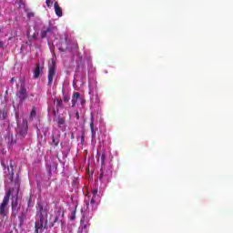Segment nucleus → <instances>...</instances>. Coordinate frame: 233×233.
Segmentation results:
<instances>
[{
  "label": "nucleus",
  "mask_w": 233,
  "mask_h": 233,
  "mask_svg": "<svg viewBox=\"0 0 233 233\" xmlns=\"http://www.w3.org/2000/svg\"><path fill=\"white\" fill-rule=\"evenodd\" d=\"M48 217V211L45 209L43 204L38 202L36 204V221H35V232L39 233V229L46 228V225H48V220L46 218Z\"/></svg>",
  "instance_id": "f257e3e1"
},
{
  "label": "nucleus",
  "mask_w": 233,
  "mask_h": 233,
  "mask_svg": "<svg viewBox=\"0 0 233 233\" xmlns=\"http://www.w3.org/2000/svg\"><path fill=\"white\" fill-rule=\"evenodd\" d=\"M12 192H14V187L7 189L5 192V196L3 198V201L0 205V216L2 218H5V216H8V203H10V197L12 196Z\"/></svg>",
  "instance_id": "f03ea898"
},
{
  "label": "nucleus",
  "mask_w": 233,
  "mask_h": 233,
  "mask_svg": "<svg viewBox=\"0 0 233 233\" xmlns=\"http://www.w3.org/2000/svg\"><path fill=\"white\" fill-rule=\"evenodd\" d=\"M91 194L93 195L90 202L88 200L86 201V210L87 212H96L97 210V207L99 204L97 203V188H94L91 191Z\"/></svg>",
  "instance_id": "7ed1b4c3"
},
{
  "label": "nucleus",
  "mask_w": 233,
  "mask_h": 233,
  "mask_svg": "<svg viewBox=\"0 0 233 233\" xmlns=\"http://www.w3.org/2000/svg\"><path fill=\"white\" fill-rule=\"evenodd\" d=\"M28 37H32V39H45L46 37V31L45 30H37V31H27Z\"/></svg>",
  "instance_id": "20e7f679"
},
{
  "label": "nucleus",
  "mask_w": 233,
  "mask_h": 233,
  "mask_svg": "<svg viewBox=\"0 0 233 233\" xmlns=\"http://www.w3.org/2000/svg\"><path fill=\"white\" fill-rule=\"evenodd\" d=\"M16 96H17L21 105H23V103H25V100L28 97V93L26 91V87H25V86H21L19 90L16 92Z\"/></svg>",
  "instance_id": "39448f33"
},
{
  "label": "nucleus",
  "mask_w": 233,
  "mask_h": 233,
  "mask_svg": "<svg viewBox=\"0 0 233 233\" xmlns=\"http://www.w3.org/2000/svg\"><path fill=\"white\" fill-rule=\"evenodd\" d=\"M24 125L18 126L16 128V134L20 136L21 137H25L26 134H28V127L26 126V118H24L23 120Z\"/></svg>",
  "instance_id": "423d86ee"
},
{
  "label": "nucleus",
  "mask_w": 233,
  "mask_h": 233,
  "mask_svg": "<svg viewBox=\"0 0 233 233\" xmlns=\"http://www.w3.org/2000/svg\"><path fill=\"white\" fill-rule=\"evenodd\" d=\"M54 76H56V64H52L48 69V76H47L48 86H52V83L54 82Z\"/></svg>",
  "instance_id": "0eeeda50"
},
{
  "label": "nucleus",
  "mask_w": 233,
  "mask_h": 233,
  "mask_svg": "<svg viewBox=\"0 0 233 233\" xmlns=\"http://www.w3.org/2000/svg\"><path fill=\"white\" fill-rule=\"evenodd\" d=\"M18 198L19 192L16 193L15 198H13L11 202V208L13 212H15V214H17V212H19V209L21 208V207H19Z\"/></svg>",
  "instance_id": "6e6552de"
},
{
  "label": "nucleus",
  "mask_w": 233,
  "mask_h": 233,
  "mask_svg": "<svg viewBox=\"0 0 233 233\" xmlns=\"http://www.w3.org/2000/svg\"><path fill=\"white\" fill-rule=\"evenodd\" d=\"M54 8L56 15H57V17H63V8L59 6V3L55 2Z\"/></svg>",
  "instance_id": "1a4fd4ad"
},
{
  "label": "nucleus",
  "mask_w": 233,
  "mask_h": 233,
  "mask_svg": "<svg viewBox=\"0 0 233 233\" xmlns=\"http://www.w3.org/2000/svg\"><path fill=\"white\" fill-rule=\"evenodd\" d=\"M41 76V64L37 63L34 71V78L37 79Z\"/></svg>",
  "instance_id": "9d476101"
},
{
  "label": "nucleus",
  "mask_w": 233,
  "mask_h": 233,
  "mask_svg": "<svg viewBox=\"0 0 233 233\" xmlns=\"http://www.w3.org/2000/svg\"><path fill=\"white\" fill-rule=\"evenodd\" d=\"M79 97H81V94L79 92L73 93L72 106H76V105H77V101H79Z\"/></svg>",
  "instance_id": "9b49d317"
},
{
  "label": "nucleus",
  "mask_w": 233,
  "mask_h": 233,
  "mask_svg": "<svg viewBox=\"0 0 233 233\" xmlns=\"http://www.w3.org/2000/svg\"><path fill=\"white\" fill-rule=\"evenodd\" d=\"M90 128H91L92 139H96V130L94 129V116H91Z\"/></svg>",
  "instance_id": "f8f14e48"
},
{
  "label": "nucleus",
  "mask_w": 233,
  "mask_h": 233,
  "mask_svg": "<svg viewBox=\"0 0 233 233\" xmlns=\"http://www.w3.org/2000/svg\"><path fill=\"white\" fill-rule=\"evenodd\" d=\"M7 116H8V112L5 109H1L0 119H2V121H5V119H6Z\"/></svg>",
  "instance_id": "ddd939ff"
},
{
  "label": "nucleus",
  "mask_w": 233,
  "mask_h": 233,
  "mask_svg": "<svg viewBox=\"0 0 233 233\" xmlns=\"http://www.w3.org/2000/svg\"><path fill=\"white\" fill-rule=\"evenodd\" d=\"M6 141L8 143V147H12V145H15V140L14 141V136L13 135H8L6 137Z\"/></svg>",
  "instance_id": "4468645a"
},
{
  "label": "nucleus",
  "mask_w": 233,
  "mask_h": 233,
  "mask_svg": "<svg viewBox=\"0 0 233 233\" xmlns=\"http://www.w3.org/2000/svg\"><path fill=\"white\" fill-rule=\"evenodd\" d=\"M46 168H47L48 174H52V170H54V169L57 170V164H54L53 166L52 165H47Z\"/></svg>",
  "instance_id": "2eb2a0df"
},
{
  "label": "nucleus",
  "mask_w": 233,
  "mask_h": 233,
  "mask_svg": "<svg viewBox=\"0 0 233 233\" xmlns=\"http://www.w3.org/2000/svg\"><path fill=\"white\" fill-rule=\"evenodd\" d=\"M18 6L19 8H24L25 12H28V9H26V2L25 0H19Z\"/></svg>",
  "instance_id": "dca6fc26"
},
{
  "label": "nucleus",
  "mask_w": 233,
  "mask_h": 233,
  "mask_svg": "<svg viewBox=\"0 0 233 233\" xmlns=\"http://www.w3.org/2000/svg\"><path fill=\"white\" fill-rule=\"evenodd\" d=\"M52 145H54V147L59 146V137L52 136Z\"/></svg>",
  "instance_id": "f3484780"
},
{
  "label": "nucleus",
  "mask_w": 233,
  "mask_h": 233,
  "mask_svg": "<svg viewBox=\"0 0 233 233\" xmlns=\"http://www.w3.org/2000/svg\"><path fill=\"white\" fill-rule=\"evenodd\" d=\"M66 119H65V117H63V116H58V118H57V125L59 126V127H63V125H65V123H66Z\"/></svg>",
  "instance_id": "a211bd4d"
},
{
  "label": "nucleus",
  "mask_w": 233,
  "mask_h": 233,
  "mask_svg": "<svg viewBox=\"0 0 233 233\" xmlns=\"http://www.w3.org/2000/svg\"><path fill=\"white\" fill-rule=\"evenodd\" d=\"M98 157H100L101 165H105V159H106V154H97Z\"/></svg>",
  "instance_id": "6ab92c4d"
},
{
  "label": "nucleus",
  "mask_w": 233,
  "mask_h": 233,
  "mask_svg": "<svg viewBox=\"0 0 233 233\" xmlns=\"http://www.w3.org/2000/svg\"><path fill=\"white\" fill-rule=\"evenodd\" d=\"M55 103H56V107L57 108H63V100H60L59 98H56L55 100Z\"/></svg>",
  "instance_id": "aec40b11"
},
{
  "label": "nucleus",
  "mask_w": 233,
  "mask_h": 233,
  "mask_svg": "<svg viewBox=\"0 0 233 233\" xmlns=\"http://www.w3.org/2000/svg\"><path fill=\"white\" fill-rule=\"evenodd\" d=\"M77 211V206L75 208V209L71 212V221H75L76 220V212Z\"/></svg>",
  "instance_id": "412c9836"
},
{
  "label": "nucleus",
  "mask_w": 233,
  "mask_h": 233,
  "mask_svg": "<svg viewBox=\"0 0 233 233\" xmlns=\"http://www.w3.org/2000/svg\"><path fill=\"white\" fill-rule=\"evenodd\" d=\"M35 114H36L35 106H33L31 113H30V119H32V117H35Z\"/></svg>",
  "instance_id": "4be33fe9"
},
{
  "label": "nucleus",
  "mask_w": 233,
  "mask_h": 233,
  "mask_svg": "<svg viewBox=\"0 0 233 233\" xmlns=\"http://www.w3.org/2000/svg\"><path fill=\"white\" fill-rule=\"evenodd\" d=\"M9 174H11V176H14V164H12V161H10V167H7ZM11 168V171H10Z\"/></svg>",
  "instance_id": "5701e85b"
},
{
  "label": "nucleus",
  "mask_w": 233,
  "mask_h": 233,
  "mask_svg": "<svg viewBox=\"0 0 233 233\" xmlns=\"http://www.w3.org/2000/svg\"><path fill=\"white\" fill-rule=\"evenodd\" d=\"M27 208H32V197L27 198Z\"/></svg>",
  "instance_id": "b1692460"
},
{
  "label": "nucleus",
  "mask_w": 233,
  "mask_h": 233,
  "mask_svg": "<svg viewBox=\"0 0 233 233\" xmlns=\"http://www.w3.org/2000/svg\"><path fill=\"white\" fill-rule=\"evenodd\" d=\"M46 5L48 8H50L52 5H54V2L52 0H46Z\"/></svg>",
  "instance_id": "393cba45"
},
{
  "label": "nucleus",
  "mask_w": 233,
  "mask_h": 233,
  "mask_svg": "<svg viewBox=\"0 0 233 233\" xmlns=\"http://www.w3.org/2000/svg\"><path fill=\"white\" fill-rule=\"evenodd\" d=\"M35 14L34 12H27V17L30 19L32 17H34Z\"/></svg>",
  "instance_id": "a878e982"
},
{
  "label": "nucleus",
  "mask_w": 233,
  "mask_h": 233,
  "mask_svg": "<svg viewBox=\"0 0 233 233\" xmlns=\"http://www.w3.org/2000/svg\"><path fill=\"white\" fill-rule=\"evenodd\" d=\"M104 177H105V172L102 171V172L100 173V176H99L100 181H103Z\"/></svg>",
  "instance_id": "bb28decb"
},
{
  "label": "nucleus",
  "mask_w": 233,
  "mask_h": 233,
  "mask_svg": "<svg viewBox=\"0 0 233 233\" xmlns=\"http://www.w3.org/2000/svg\"><path fill=\"white\" fill-rule=\"evenodd\" d=\"M66 48H68V46H66V47L61 46V47H59V50H60V52H65L66 50Z\"/></svg>",
  "instance_id": "cd10ccee"
},
{
  "label": "nucleus",
  "mask_w": 233,
  "mask_h": 233,
  "mask_svg": "<svg viewBox=\"0 0 233 233\" xmlns=\"http://www.w3.org/2000/svg\"><path fill=\"white\" fill-rule=\"evenodd\" d=\"M64 101H65V103H68V101H70V97H68L67 96H65Z\"/></svg>",
  "instance_id": "c85d7f7f"
},
{
  "label": "nucleus",
  "mask_w": 233,
  "mask_h": 233,
  "mask_svg": "<svg viewBox=\"0 0 233 233\" xmlns=\"http://www.w3.org/2000/svg\"><path fill=\"white\" fill-rule=\"evenodd\" d=\"M25 215L22 213V215L19 217L20 223H23Z\"/></svg>",
  "instance_id": "c756f323"
},
{
  "label": "nucleus",
  "mask_w": 233,
  "mask_h": 233,
  "mask_svg": "<svg viewBox=\"0 0 233 233\" xmlns=\"http://www.w3.org/2000/svg\"><path fill=\"white\" fill-rule=\"evenodd\" d=\"M59 221V217H55L54 223H57Z\"/></svg>",
  "instance_id": "7c9ffc66"
},
{
  "label": "nucleus",
  "mask_w": 233,
  "mask_h": 233,
  "mask_svg": "<svg viewBox=\"0 0 233 233\" xmlns=\"http://www.w3.org/2000/svg\"><path fill=\"white\" fill-rule=\"evenodd\" d=\"M76 119H79V112L78 111L76 112Z\"/></svg>",
  "instance_id": "2f4dec72"
},
{
  "label": "nucleus",
  "mask_w": 233,
  "mask_h": 233,
  "mask_svg": "<svg viewBox=\"0 0 233 233\" xmlns=\"http://www.w3.org/2000/svg\"><path fill=\"white\" fill-rule=\"evenodd\" d=\"M14 81H15V77H12L10 83H14Z\"/></svg>",
  "instance_id": "473e14b6"
},
{
  "label": "nucleus",
  "mask_w": 233,
  "mask_h": 233,
  "mask_svg": "<svg viewBox=\"0 0 233 233\" xmlns=\"http://www.w3.org/2000/svg\"><path fill=\"white\" fill-rule=\"evenodd\" d=\"M35 94H34V93H31V94H30V96H31V97H35Z\"/></svg>",
  "instance_id": "72a5a7b5"
},
{
  "label": "nucleus",
  "mask_w": 233,
  "mask_h": 233,
  "mask_svg": "<svg viewBox=\"0 0 233 233\" xmlns=\"http://www.w3.org/2000/svg\"><path fill=\"white\" fill-rule=\"evenodd\" d=\"M0 48H3V43L0 41Z\"/></svg>",
  "instance_id": "f704fd0d"
},
{
  "label": "nucleus",
  "mask_w": 233,
  "mask_h": 233,
  "mask_svg": "<svg viewBox=\"0 0 233 233\" xmlns=\"http://www.w3.org/2000/svg\"><path fill=\"white\" fill-rule=\"evenodd\" d=\"M2 165H3L4 168H6V166H5V164L2 163Z\"/></svg>",
  "instance_id": "c9c22d12"
},
{
  "label": "nucleus",
  "mask_w": 233,
  "mask_h": 233,
  "mask_svg": "<svg viewBox=\"0 0 233 233\" xmlns=\"http://www.w3.org/2000/svg\"><path fill=\"white\" fill-rule=\"evenodd\" d=\"M66 41H68V36H66Z\"/></svg>",
  "instance_id": "e433bc0d"
},
{
  "label": "nucleus",
  "mask_w": 233,
  "mask_h": 233,
  "mask_svg": "<svg viewBox=\"0 0 233 233\" xmlns=\"http://www.w3.org/2000/svg\"><path fill=\"white\" fill-rule=\"evenodd\" d=\"M17 117H19V115H16V119H17Z\"/></svg>",
  "instance_id": "4c0bfd02"
},
{
  "label": "nucleus",
  "mask_w": 233,
  "mask_h": 233,
  "mask_svg": "<svg viewBox=\"0 0 233 233\" xmlns=\"http://www.w3.org/2000/svg\"><path fill=\"white\" fill-rule=\"evenodd\" d=\"M84 228H86V225L84 226Z\"/></svg>",
  "instance_id": "58836bf2"
}]
</instances>
